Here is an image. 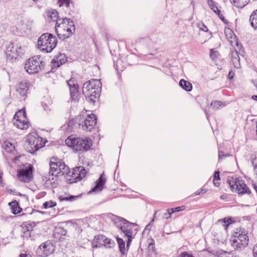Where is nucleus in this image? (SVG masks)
<instances>
[{
	"mask_svg": "<svg viewBox=\"0 0 257 257\" xmlns=\"http://www.w3.org/2000/svg\"><path fill=\"white\" fill-rule=\"evenodd\" d=\"M65 144L74 152L82 153L89 150L93 143L90 138L72 135L65 140Z\"/></svg>",
	"mask_w": 257,
	"mask_h": 257,
	"instance_id": "f257e3e1",
	"label": "nucleus"
},
{
	"mask_svg": "<svg viewBox=\"0 0 257 257\" xmlns=\"http://www.w3.org/2000/svg\"><path fill=\"white\" fill-rule=\"evenodd\" d=\"M101 86L100 81L98 79H91L84 83L82 91L88 101L93 104L97 101L100 95Z\"/></svg>",
	"mask_w": 257,
	"mask_h": 257,
	"instance_id": "f03ea898",
	"label": "nucleus"
},
{
	"mask_svg": "<svg viewBox=\"0 0 257 257\" xmlns=\"http://www.w3.org/2000/svg\"><path fill=\"white\" fill-rule=\"evenodd\" d=\"M55 30L58 37L65 39L71 36L74 32V23L69 19H59L56 24Z\"/></svg>",
	"mask_w": 257,
	"mask_h": 257,
	"instance_id": "7ed1b4c3",
	"label": "nucleus"
},
{
	"mask_svg": "<svg viewBox=\"0 0 257 257\" xmlns=\"http://www.w3.org/2000/svg\"><path fill=\"white\" fill-rule=\"evenodd\" d=\"M57 43V39L49 33L42 34L37 42L38 48L40 50L46 53L51 52Z\"/></svg>",
	"mask_w": 257,
	"mask_h": 257,
	"instance_id": "20e7f679",
	"label": "nucleus"
},
{
	"mask_svg": "<svg viewBox=\"0 0 257 257\" xmlns=\"http://www.w3.org/2000/svg\"><path fill=\"white\" fill-rule=\"evenodd\" d=\"M27 142L28 144L27 149L31 153L36 152L45 144L43 139L36 133H31L28 135Z\"/></svg>",
	"mask_w": 257,
	"mask_h": 257,
	"instance_id": "39448f33",
	"label": "nucleus"
},
{
	"mask_svg": "<svg viewBox=\"0 0 257 257\" xmlns=\"http://www.w3.org/2000/svg\"><path fill=\"white\" fill-rule=\"evenodd\" d=\"M227 183L232 192L241 194L249 192L248 188L244 182L240 178L229 177L227 180Z\"/></svg>",
	"mask_w": 257,
	"mask_h": 257,
	"instance_id": "423d86ee",
	"label": "nucleus"
},
{
	"mask_svg": "<svg viewBox=\"0 0 257 257\" xmlns=\"http://www.w3.org/2000/svg\"><path fill=\"white\" fill-rule=\"evenodd\" d=\"M43 67V62L39 56H35L29 59L25 65V68L29 74L38 73Z\"/></svg>",
	"mask_w": 257,
	"mask_h": 257,
	"instance_id": "0eeeda50",
	"label": "nucleus"
},
{
	"mask_svg": "<svg viewBox=\"0 0 257 257\" xmlns=\"http://www.w3.org/2000/svg\"><path fill=\"white\" fill-rule=\"evenodd\" d=\"M14 124L21 130H27L30 125V122L26 116V110L22 109L18 111L13 118Z\"/></svg>",
	"mask_w": 257,
	"mask_h": 257,
	"instance_id": "6e6552de",
	"label": "nucleus"
},
{
	"mask_svg": "<svg viewBox=\"0 0 257 257\" xmlns=\"http://www.w3.org/2000/svg\"><path fill=\"white\" fill-rule=\"evenodd\" d=\"M81 119L79 122V126L86 132H91L96 124V117L94 114H86L80 116Z\"/></svg>",
	"mask_w": 257,
	"mask_h": 257,
	"instance_id": "1a4fd4ad",
	"label": "nucleus"
},
{
	"mask_svg": "<svg viewBox=\"0 0 257 257\" xmlns=\"http://www.w3.org/2000/svg\"><path fill=\"white\" fill-rule=\"evenodd\" d=\"M248 236L245 231L236 232L231 240V244L235 249L244 248L248 244Z\"/></svg>",
	"mask_w": 257,
	"mask_h": 257,
	"instance_id": "9d476101",
	"label": "nucleus"
},
{
	"mask_svg": "<svg viewBox=\"0 0 257 257\" xmlns=\"http://www.w3.org/2000/svg\"><path fill=\"white\" fill-rule=\"evenodd\" d=\"M66 166L61 160L53 157L50 160L49 173L53 176H59L64 174Z\"/></svg>",
	"mask_w": 257,
	"mask_h": 257,
	"instance_id": "9b49d317",
	"label": "nucleus"
},
{
	"mask_svg": "<svg viewBox=\"0 0 257 257\" xmlns=\"http://www.w3.org/2000/svg\"><path fill=\"white\" fill-rule=\"evenodd\" d=\"M120 229L124 235L127 237L126 246L128 248L132 239L137 233V227L134 224L124 220H123V225L120 226Z\"/></svg>",
	"mask_w": 257,
	"mask_h": 257,
	"instance_id": "f8f14e48",
	"label": "nucleus"
},
{
	"mask_svg": "<svg viewBox=\"0 0 257 257\" xmlns=\"http://www.w3.org/2000/svg\"><path fill=\"white\" fill-rule=\"evenodd\" d=\"M33 166L29 164L24 166L17 171L18 179L23 182L28 183L33 179Z\"/></svg>",
	"mask_w": 257,
	"mask_h": 257,
	"instance_id": "ddd939ff",
	"label": "nucleus"
},
{
	"mask_svg": "<svg viewBox=\"0 0 257 257\" xmlns=\"http://www.w3.org/2000/svg\"><path fill=\"white\" fill-rule=\"evenodd\" d=\"M25 50L18 44H11L7 48L6 55L8 59L16 60L21 57L24 54Z\"/></svg>",
	"mask_w": 257,
	"mask_h": 257,
	"instance_id": "4468645a",
	"label": "nucleus"
},
{
	"mask_svg": "<svg viewBox=\"0 0 257 257\" xmlns=\"http://www.w3.org/2000/svg\"><path fill=\"white\" fill-rule=\"evenodd\" d=\"M55 250L52 243L46 241L42 243L37 250V254L42 257H46L52 254Z\"/></svg>",
	"mask_w": 257,
	"mask_h": 257,
	"instance_id": "2eb2a0df",
	"label": "nucleus"
},
{
	"mask_svg": "<svg viewBox=\"0 0 257 257\" xmlns=\"http://www.w3.org/2000/svg\"><path fill=\"white\" fill-rule=\"evenodd\" d=\"M32 86L30 82L27 80H24L18 83L16 86V91L18 94L25 99L28 93L29 88Z\"/></svg>",
	"mask_w": 257,
	"mask_h": 257,
	"instance_id": "dca6fc26",
	"label": "nucleus"
},
{
	"mask_svg": "<svg viewBox=\"0 0 257 257\" xmlns=\"http://www.w3.org/2000/svg\"><path fill=\"white\" fill-rule=\"evenodd\" d=\"M86 174V171L83 167H76L71 172V178L69 180L72 183L76 182L83 179L85 176Z\"/></svg>",
	"mask_w": 257,
	"mask_h": 257,
	"instance_id": "f3484780",
	"label": "nucleus"
},
{
	"mask_svg": "<svg viewBox=\"0 0 257 257\" xmlns=\"http://www.w3.org/2000/svg\"><path fill=\"white\" fill-rule=\"evenodd\" d=\"M207 4L210 9L218 17L225 23H227V21L223 16V12L221 11V8L218 7L215 2L213 0H207Z\"/></svg>",
	"mask_w": 257,
	"mask_h": 257,
	"instance_id": "a211bd4d",
	"label": "nucleus"
},
{
	"mask_svg": "<svg viewBox=\"0 0 257 257\" xmlns=\"http://www.w3.org/2000/svg\"><path fill=\"white\" fill-rule=\"evenodd\" d=\"M68 85L69 87L71 97L72 100L77 101L78 99L79 93L78 91V86L75 83L73 79H70L67 81Z\"/></svg>",
	"mask_w": 257,
	"mask_h": 257,
	"instance_id": "6ab92c4d",
	"label": "nucleus"
},
{
	"mask_svg": "<svg viewBox=\"0 0 257 257\" xmlns=\"http://www.w3.org/2000/svg\"><path fill=\"white\" fill-rule=\"evenodd\" d=\"M224 34L227 40L232 46H234L235 45L238 46L236 36L231 29L227 27L225 28Z\"/></svg>",
	"mask_w": 257,
	"mask_h": 257,
	"instance_id": "aec40b11",
	"label": "nucleus"
},
{
	"mask_svg": "<svg viewBox=\"0 0 257 257\" xmlns=\"http://www.w3.org/2000/svg\"><path fill=\"white\" fill-rule=\"evenodd\" d=\"M105 182V177L103 175H101L96 182V184L92 189V191L96 193L100 192L104 188Z\"/></svg>",
	"mask_w": 257,
	"mask_h": 257,
	"instance_id": "412c9836",
	"label": "nucleus"
},
{
	"mask_svg": "<svg viewBox=\"0 0 257 257\" xmlns=\"http://www.w3.org/2000/svg\"><path fill=\"white\" fill-rule=\"evenodd\" d=\"M25 28V25L23 23H19L16 24L13 27V32L17 35H22L24 34L25 31L24 29Z\"/></svg>",
	"mask_w": 257,
	"mask_h": 257,
	"instance_id": "4be33fe9",
	"label": "nucleus"
},
{
	"mask_svg": "<svg viewBox=\"0 0 257 257\" xmlns=\"http://www.w3.org/2000/svg\"><path fill=\"white\" fill-rule=\"evenodd\" d=\"M15 147V145L8 140L4 141L3 143V148L9 153L14 154L16 151Z\"/></svg>",
	"mask_w": 257,
	"mask_h": 257,
	"instance_id": "5701e85b",
	"label": "nucleus"
},
{
	"mask_svg": "<svg viewBox=\"0 0 257 257\" xmlns=\"http://www.w3.org/2000/svg\"><path fill=\"white\" fill-rule=\"evenodd\" d=\"M66 234V231L63 228L58 227H56L54 230V235L56 238L61 239L63 238L62 236H65Z\"/></svg>",
	"mask_w": 257,
	"mask_h": 257,
	"instance_id": "b1692460",
	"label": "nucleus"
},
{
	"mask_svg": "<svg viewBox=\"0 0 257 257\" xmlns=\"http://www.w3.org/2000/svg\"><path fill=\"white\" fill-rule=\"evenodd\" d=\"M47 20L49 21H56L58 19V14L57 11L54 10H52L47 12Z\"/></svg>",
	"mask_w": 257,
	"mask_h": 257,
	"instance_id": "393cba45",
	"label": "nucleus"
},
{
	"mask_svg": "<svg viewBox=\"0 0 257 257\" xmlns=\"http://www.w3.org/2000/svg\"><path fill=\"white\" fill-rule=\"evenodd\" d=\"M230 1L235 7L242 8L248 4L249 0H230Z\"/></svg>",
	"mask_w": 257,
	"mask_h": 257,
	"instance_id": "a878e982",
	"label": "nucleus"
},
{
	"mask_svg": "<svg viewBox=\"0 0 257 257\" xmlns=\"http://www.w3.org/2000/svg\"><path fill=\"white\" fill-rule=\"evenodd\" d=\"M249 21L251 26L257 29V10L254 11L250 16Z\"/></svg>",
	"mask_w": 257,
	"mask_h": 257,
	"instance_id": "bb28decb",
	"label": "nucleus"
},
{
	"mask_svg": "<svg viewBox=\"0 0 257 257\" xmlns=\"http://www.w3.org/2000/svg\"><path fill=\"white\" fill-rule=\"evenodd\" d=\"M179 85L182 88L187 91H190L192 89V84L190 82L184 79H181L180 81Z\"/></svg>",
	"mask_w": 257,
	"mask_h": 257,
	"instance_id": "cd10ccee",
	"label": "nucleus"
},
{
	"mask_svg": "<svg viewBox=\"0 0 257 257\" xmlns=\"http://www.w3.org/2000/svg\"><path fill=\"white\" fill-rule=\"evenodd\" d=\"M9 204L11 206L12 212L14 214H17L21 212L22 208L16 202H12L10 203Z\"/></svg>",
	"mask_w": 257,
	"mask_h": 257,
	"instance_id": "c85d7f7f",
	"label": "nucleus"
},
{
	"mask_svg": "<svg viewBox=\"0 0 257 257\" xmlns=\"http://www.w3.org/2000/svg\"><path fill=\"white\" fill-rule=\"evenodd\" d=\"M213 184L216 187H218L220 184V178L219 177V172L215 171L213 176Z\"/></svg>",
	"mask_w": 257,
	"mask_h": 257,
	"instance_id": "c756f323",
	"label": "nucleus"
},
{
	"mask_svg": "<svg viewBox=\"0 0 257 257\" xmlns=\"http://www.w3.org/2000/svg\"><path fill=\"white\" fill-rule=\"evenodd\" d=\"M117 241L118 244L120 252L122 254H124L125 249V242L122 238L117 237Z\"/></svg>",
	"mask_w": 257,
	"mask_h": 257,
	"instance_id": "7c9ffc66",
	"label": "nucleus"
},
{
	"mask_svg": "<svg viewBox=\"0 0 257 257\" xmlns=\"http://www.w3.org/2000/svg\"><path fill=\"white\" fill-rule=\"evenodd\" d=\"M105 236L103 235H99L95 237L96 242L98 245H104Z\"/></svg>",
	"mask_w": 257,
	"mask_h": 257,
	"instance_id": "2f4dec72",
	"label": "nucleus"
},
{
	"mask_svg": "<svg viewBox=\"0 0 257 257\" xmlns=\"http://www.w3.org/2000/svg\"><path fill=\"white\" fill-rule=\"evenodd\" d=\"M56 205V203L53 201L50 200L49 201H46L43 203V207L45 209H47L48 208L53 207Z\"/></svg>",
	"mask_w": 257,
	"mask_h": 257,
	"instance_id": "473e14b6",
	"label": "nucleus"
},
{
	"mask_svg": "<svg viewBox=\"0 0 257 257\" xmlns=\"http://www.w3.org/2000/svg\"><path fill=\"white\" fill-rule=\"evenodd\" d=\"M105 241L104 242V246H105L106 247L110 248V247H112L114 245V241L113 240H112L111 239L108 238L106 237H105Z\"/></svg>",
	"mask_w": 257,
	"mask_h": 257,
	"instance_id": "72a5a7b5",
	"label": "nucleus"
},
{
	"mask_svg": "<svg viewBox=\"0 0 257 257\" xmlns=\"http://www.w3.org/2000/svg\"><path fill=\"white\" fill-rule=\"evenodd\" d=\"M219 221L224 223V226H225L226 229H227V226L232 223V218L228 217L224 218L223 219L220 220Z\"/></svg>",
	"mask_w": 257,
	"mask_h": 257,
	"instance_id": "f704fd0d",
	"label": "nucleus"
},
{
	"mask_svg": "<svg viewBox=\"0 0 257 257\" xmlns=\"http://www.w3.org/2000/svg\"><path fill=\"white\" fill-rule=\"evenodd\" d=\"M56 59L60 62V64H64L67 61V58L63 54H60L59 56L55 57Z\"/></svg>",
	"mask_w": 257,
	"mask_h": 257,
	"instance_id": "c9c22d12",
	"label": "nucleus"
},
{
	"mask_svg": "<svg viewBox=\"0 0 257 257\" xmlns=\"http://www.w3.org/2000/svg\"><path fill=\"white\" fill-rule=\"evenodd\" d=\"M211 105L215 109L218 108L222 105H224V103L220 101L215 100L211 102Z\"/></svg>",
	"mask_w": 257,
	"mask_h": 257,
	"instance_id": "e433bc0d",
	"label": "nucleus"
},
{
	"mask_svg": "<svg viewBox=\"0 0 257 257\" xmlns=\"http://www.w3.org/2000/svg\"><path fill=\"white\" fill-rule=\"evenodd\" d=\"M76 197H77V196H70V197H64V196L61 195L59 197V199L61 201H72Z\"/></svg>",
	"mask_w": 257,
	"mask_h": 257,
	"instance_id": "4c0bfd02",
	"label": "nucleus"
},
{
	"mask_svg": "<svg viewBox=\"0 0 257 257\" xmlns=\"http://www.w3.org/2000/svg\"><path fill=\"white\" fill-rule=\"evenodd\" d=\"M232 63L234 66L236 68H239L240 67L239 60L238 57H235L232 59Z\"/></svg>",
	"mask_w": 257,
	"mask_h": 257,
	"instance_id": "58836bf2",
	"label": "nucleus"
},
{
	"mask_svg": "<svg viewBox=\"0 0 257 257\" xmlns=\"http://www.w3.org/2000/svg\"><path fill=\"white\" fill-rule=\"evenodd\" d=\"M177 257H194L192 254L187 251H183L179 253Z\"/></svg>",
	"mask_w": 257,
	"mask_h": 257,
	"instance_id": "ea45409f",
	"label": "nucleus"
},
{
	"mask_svg": "<svg viewBox=\"0 0 257 257\" xmlns=\"http://www.w3.org/2000/svg\"><path fill=\"white\" fill-rule=\"evenodd\" d=\"M186 207L185 206H181L179 207H176L175 208H172L171 213H174L176 212H179L181 211H183L185 209Z\"/></svg>",
	"mask_w": 257,
	"mask_h": 257,
	"instance_id": "a19ab883",
	"label": "nucleus"
},
{
	"mask_svg": "<svg viewBox=\"0 0 257 257\" xmlns=\"http://www.w3.org/2000/svg\"><path fill=\"white\" fill-rule=\"evenodd\" d=\"M52 65L53 67H58L61 64H60V62L56 59V58L53 59L52 61Z\"/></svg>",
	"mask_w": 257,
	"mask_h": 257,
	"instance_id": "79ce46f5",
	"label": "nucleus"
},
{
	"mask_svg": "<svg viewBox=\"0 0 257 257\" xmlns=\"http://www.w3.org/2000/svg\"><path fill=\"white\" fill-rule=\"evenodd\" d=\"M58 4L60 7L62 6H66L67 7L69 6V1L68 0H59Z\"/></svg>",
	"mask_w": 257,
	"mask_h": 257,
	"instance_id": "37998d69",
	"label": "nucleus"
},
{
	"mask_svg": "<svg viewBox=\"0 0 257 257\" xmlns=\"http://www.w3.org/2000/svg\"><path fill=\"white\" fill-rule=\"evenodd\" d=\"M252 164L254 168V172L257 175V158L252 159Z\"/></svg>",
	"mask_w": 257,
	"mask_h": 257,
	"instance_id": "c03bdc74",
	"label": "nucleus"
},
{
	"mask_svg": "<svg viewBox=\"0 0 257 257\" xmlns=\"http://www.w3.org/2000/svg\"><path fill=\"white\" fill-rule=\"evenodd\" d=\"M18 257H32L31 255L26 251L21 252Z\"/></svg>",
	"mask_w": 257,
	"mask_h": 257,
	"instance_id": "a18cd8bd",
	"label": "nucleus"
},
{
	"mask_svg": "<svg viewBox=\"0 0 257 257\" xmlns=\"http://www.w3.org/2000/svg\"><path fill=\"white\" fill-rule=\"evenodd\" d=\"M252 254L253 257H257V243L252 248Z\"/></svg>",
	"mask_w": 257,
	"mask_h": 257,
	"instance_id": "49530a36",
	"label": "nucleus"
},
{
	"mask_svg": "<svg viewBox=\"0 0 257 257\" xmlns=\"http://www.w3.org/2000/svg\"><path fill=\"white\" fill-rule=\"evenodd\" d=\"M206 192V191L204 189H202L200 190V191H197L196 193H195V195H200V194H204Z\"/></svg>",
	"mask_w": 257,
	"mask_h": 257,
	"instance_id": "de8ad7c7",
	"label": "nucleus"
},
{
	"mask_svg": "<svg viewBox=\"0 0 257 257\" xmlns=\"http://www.w3.org/2000/svg\"><path fill=\"white\" fill-rule=\"evenodd\" d=\"M21 156H17V157L14 158L13 159V162L15 163H17L18 161L19 160V158H21Z\"/></svg>",
	"mask_w": 257,
	"mask_h": 257,
	"instance_id": "09e8293b",
	"label": "nucleus"
},
{
	"mask_svg": "<svg viewBox=\"0 0 257 257\" xmlns=\"http://www.w3.org/2000/svg\"><path fill=\"white\" fill-rule=\"evenodd\" d=\"M168 216L167 217V218H169L171 217V214H172L173 213H171L172 212V209H168L167 210Z\"/></svg>",
	"mask_w": 257,
	"mask_h": 257,
	"instance_id": "8fccbe9b",
	"label": "nucleus"
},
{
	"mask_svg": "<svg viewBox=\"0 0 257 257\" xmlns=\"http://www.w3.org/2000/svg\"><path fill=\"white\" fill-rule=\"evenodd\" d=\"M220 199L222 200H226L227 198V196L226 194H223L220 196Z\"/></svg>",
	"mask_w": 257,
	"mask_h": 257,
	"instance_id": "3c124183",
	"label": "nucleus"
},
{
	"mask_svg": "<svg viewBox=\"0 0 257 257\" xmlns=\"http://www.w3.org/2000/svg\"><path fill=\"white\" fill-rule=\"evenodd\" d=\"M228 76L230 78L232 79L233 78V74H232V72L230 71L228 74Z\"/></svg>",
	"mask_w": 257,
	"mask_h": 257,
	"instance_id": "603ef678",
	"label": "nucleus"
},
{
	"mask_svg": "<svg viewBox=\"0 0 257 257\" xmlns=\"http://www.w3.org/2000/svg\"><path fill=\"white\" fill-rule=\"evenodd\" d=\"M252 98L254 100H256L257 101V95H252Z\"/></svg>",
	"mask_w": 257,
	"mask_h": 257,
	"instance_id": "864d4df0",
	"label": "nucleus"
},
{
	"mask_svg": "<svg viewBox=\"0 0 257 257\" xmlns=\"http://www.w3.org/2000/svg\"><path fill=\"white\" fill-rule=\"evenodd\" d=\"M212 52H213V51H212V50H211V51H210V56H211V57H212Z\"/></svg>",
	"mask_w": 257,
	"mask_h": 257,
	"instance_id": "5fc2aeb1",
	"label": "nucleus"
},
{
	"mask_svg": "<svg viewBox=\"0 0 257 257\" xmlns=\"http://www.w3.org/2000/svg\"><path fill=\"white\" fill-rule=\"evenodd\" d=\"M165 216L167 218V217L168 216V214H165Z\"/></svg>",
	"mask_w": 257,
	"mask_h": 257,
	"instance_id": "6e6d98bb",
	"label": "nucleus"
},
{
	"mask_svg": "<svg viewBox=\"0 0 257 257\" xmlns=\"http://www.w3.org/2000/svg\"><path fill=\"white\" fill-rule=\"evenodd\" d=\"M204 28H205V29H207V27H206V26H204Z\"/></svg>",
	"mask_w": 257,
	"mask_h": 257,
	"instance_id": "4d7b16f0",
	"label": "nucleus"
},
{
	"mask_svg": "<svg viewBox=\"0 0 257 257\" xmlns=\"http://www.w3.org/2000/svg\"><path fill=\"white\" fill-rule=\"evenodd\" d=\"M204 28H205V29H207V27H206V26H204Z\"/></svg>",
	"mask_w": 257,
	"mask_h": 257,
	"instance_id": "13d9d810",
	"label": "nucleus"
}]
</instances>
